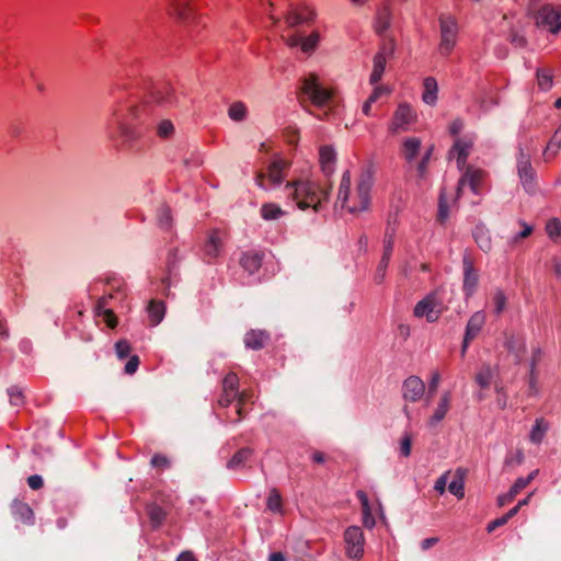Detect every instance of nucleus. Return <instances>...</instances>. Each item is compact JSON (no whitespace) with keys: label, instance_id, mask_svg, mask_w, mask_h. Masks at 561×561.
<instances>
[{"label":"nucleus","instance_id":"55","mask_svg":"<svg viewBox=\"0 0 561 561\" xmlns=\"http://www.w3.org/2000/svg\"><path fill=\"white\" fill-rule=\"evenodd\" d=\"M461 129H462V124L460 122H454L450 127H449V130H450V134L457 139V138H460L459 135L461 133Z\"/></svg>","mask_w":561,"mask_h":561},{"label":"nucleus","instance_id":"54","mask_svg":"<svg viewBox=\"0 0 561 561\" xmlns=\"http://www.w3.org/2000/svg\"><path fill=\"white\" fill-rule=\"evenodd\" d=\"M508 522V519L506 518V516H502L501 518H497V519H494L493 522H491L488 527H486V530L489 533L493 531L496 527L499 526H502V525H505L506 523Z\"/></svg>","mask_w":561,"mask_h":561},{"label":"nucleus","instance_id":"43","mask_svg":"<svg viewBox=\"0 0 561 561\" xmlns=\"http://www.w3.org/2000/svg\"><path fill=\"white\" fill-rule=\"evenodd\" d=\"M116 353L121 358L128 356L130 353V344L126 340H119L115 344Z\"/></svg>","mask_w":561,"mask_h":561},{"label":"nucleus","instance_id":"45","mask_svg":"<svg viewBox=\"0 0 561 561\" xmlns=\"http://www.w3.org/2000/svg\"><path fill=\"white\" fill-rule=\"evenodd\" d=\"M411 446H412V438L410 435H405L402 439H401V446H400V449H401V454L404 456V457H408L410 454H411Z\"/></svg>","mask_w":561,"mask_h":561},{"label":"nucleus","instance_id":"35","mask_svg":"<svg viewBox=\"0 0 561 561\" xmlns=\"http://www.w3.org/2000/svg\"><path fill=\"white\" fill-rule=\"evenodd\" d=\"M538 85L542 90H549L553 83L552 72L548 69H540L537 71Z\"/></svg>","mask_w":561,"mask_h":561},{"label":"nucleus","instance_id":"3","mask_svg":"<svg viewBox=\"0 0 561 561\" xmlns=\"http://www.w3.org/2000/svg\"><path fill=\"white\" fill-rule=\"evenodd\" d=\"M299 91L317 107L330 105L337 93L335 85L323 82L316 72H309L301 79Z\"/></svg>","mask_w":561,"mask_h":561},{"label":"nucleus","instance_id":"16","mask_svg":"<svg viewBox=\"0 0 561 561\" xmlns=\"http://www.w3.org/2000/svg\"><path fill=\"white\" fill-rule=\"evenodd\" d=\"M425 392L424 382L417 377H410L403 385V397L410 401H416L423 397Z\"/></svg>","mask_w":561,"mask_h":561},{"label":"nucleus","instance_id":"49","mask_svg":"<svg viewBox=\"0 0 561 561\" xmlns=\"http://www.w3.org/2000/svg\"><path fill=\"white\" fill-rule=\"evenodd\" d=\"M450 472L445 473L435 483V490L439 495H442L445 492V486L448 483Z\"/></svg>","mask_w":561,"mask_h":561},{"label":"nucleus","instance_id":"40","mask_svg":"<svg viewBox=\"0 0 561 561\" xmlns=\"http://www.w3.org/2000/svg\"><path fill=\"white\" fill-rule=\"evenodd\" d=\"M492 377L493 374L491 368L484 367L477 374L476 379L481 387H488L491 382Z\"/></svg>","mask_w":561,"mask_h":561},{"label":"nucleus","instance_id":"15","mask_svg":"<svg viewBox=\"0 0 561 561\" xmlns=\"http://www.w3.org/2000/svg\"><path fill=\"white\" fill-rule=\"evenodd\" d=\"M436 301L433 296H427L414 308V316L417 318H426L428 321L438 319V310H436Z\"/></svg>","mask_w":561,"mask_h":561},{"label":"nucleus","instance_id":"63","mask_svg":"<svg viewBox=\"0 0 561 561\" xmlns=\"http://www.w3.org/2000/svg\"><path fill=\"white\" fill-rule=\"evenodd\" d=\"M438 382H439V376L438 375H434L433 378H432L431 387L433 389H435L438 386Z\"/></svg>","mask_w":561,"mask_h":561},{"label":"nucleus","instance_id":"1","mask_svg":"<svg viewBox=\"0 0 561 561\" xmlns=\"http://www.w3.org/2000/svg\"><path fill=\"white\" fill-rule=\"evenodd\" d=\"M374 176L369 171L362 172L355 183H352L348 172L341 180L337 199L342 208L351 214H358L368 209Z\"/></svg>","mask_w":561,"mask_h":561},{"label":"nucleus","instance_id":"64","mask_svg":"<svg viewBox=\"0 0 561 561\" xmlns=\"http://www.w3.org/2000/svg\"><path fill=\"white\" fill-rule=\"evenodd\" d=\"M437 541L436 538H431V539H426L424 542H423V547L424 548H428L431 545L435 543Z\"/></svg>","mask_w":561,"mask_h":561},{"label":"nucleus","instance_id":"7","mask_svg":"<svg viewBox=\"0 0 561 561\" xmlns=\"http://www.w3.org/2000/svg\"><path fill=\"white\" fill-rule=\"evenodd\" d=\"M417 122V113L408 103H400L392 113L388 124V131L391 135L404 133Z\"/></svg>","mask_w":561,"mask_h":561},{"label":"nucleus","instance_id":"28","mask_svg":"<svg viewBox=\"0 0 561 561\" xmlns=\"http://www.w3.org/2000/svg\"><path fill=\"white\" fill-rule=\"evenodd\" d=\"M391 93V90L386 85H378L375 88L370 96L367 99V101L364 103L363 112L365 115L370 114L371 104L376 102L381 95H389Z\"/></svg>","mask_w":561,"mask_h":561},{"label":"nucleus","instance_id":"10","mask_svg":"<svg viewBox=\"0 0 561 561\" xmlns=\"http://www.w3.org/2000/svg\"><path fill=\"white\" fill-rule=\"evenodd\" d=\"M321 41V34L319 31H312L309 35L302 36L293 34L284 38L285 44L289 48L299 47L301 53L307 57L311 56Z\"/></svg>","mask_w":561,"mask_h":561},{"label":"nucleus","instance_id":"62","mask_svg":"<svg viewBox=\"0 0 561 561\" xmlns=\"http://www.w3.org/2000/svg\"><path fill=\"white\" fill-rule=\"evenodd\" d=\"M8 335V329L3 322L0 321V337Z\"/></svg>","mask_w":561,"mask_h":561},{"label":"nucleus","instance_id":"9","mask_svg":"<svg viewBox=\"0 0 561 561\" xmlns=\"http://www.w3.org/2000/svg\"><path fill=\"white\" fill-rule=\"evenodd\" d=\"M458 26L454 18L447 16L440 20V43L438 46L442 55L448 56L457 42Z\"/></svg>","mask_w":561,"mask_h":561},{"label":"nucleus","instance_id":"25","mask_svg":"<svg viewBox=\"0 0 561 561\" xmlns=\"http://www.w3.org/2000/svg\"><path fill=\"white\" fill-rule=\"evenodd\" d=\"M222 234L221 232L215 230L211 231L208 238V241L205 245V252L208 256L217 257L219 255L221 245H222Z\"/></svg>","mask_w":561,"mask_h":561},{"label":"nucleus","instance_id":"5","mask_svg":"<svg viewBox=\"0 0 561 561\" xmlns=\"http://www.w3.org/2000/svg\"><path fill=\"white\" fill-rule=\"evenodd\" d=\"M529 14L538 27L557 34L561 30V5L542 3L538 0H531Z\"/></svg>","mask_w":561,"mask_h":561},{"label":"nucleus","instance_id":"51","mask_svg":"<svg viewBox=\"0 0 561 561\" xmlns=\"http://www.w3.org/2000/svg\"><path fill=\"white\" fill-rule=\"evenodd\" d=\"M27 483L31 489L38 490L43 486V479L39 476L34 474V476L28 477Z\"/></svg>","mask_w":561,"mask_h":561},{"label":"nucleus","instance_id":"14","mask_svg":"<svg viewBox=\"0 0 561 561\" xmlns=\"http://www.w3.org/2000/svg\"><path fill=\"white\" fill-rule=\"evenodd\" d=\"M190 0H168L167 13L179 22H187L192 16Z\"/></svg>","mask_w":561,"mask_h":561},{"label":"nucleus","instance_id":"20","mask_svg":"<svg viewBox=\"0 0 561 561\" xmlns=\"http://www.w3.org/2000/svg\"><path fill=\"white\" fill-rule=\"evenodd\" d=\"M448 490L450 493L456 495L458 499H462L465 495V474L461 470H457L454 473L450 472L448 480Z\"/></svg>","mask_w":561,"mask_h":561},{"label":"nucleus","instance_id":"44","mask_svg":"<svg viewBox=\"0 0 561 561\" xmlns=\"http://www.w3.org/2000/svg\"><path fill=\"white\" fill-rule=\"evenodd\" d=\"M448 208L447 202L445 201L444 196L440 197L439 201V211H438V219L440 222H445L448 218Z\"/></svg>","mask_w":561,"mask_h":561},{"label":"nucleus","instance_id":"46","mask_svg":"<svg viewBox=\"0 0 561 561\" xmlns=\"http://www.w3.org/2000/svg\"><path fill=\"white\" fill-rule=\"evenodd\" d=\"M151 463L159 469H164L169 466V459L164 455H154Z\"/></svg>","mask_w":561,"mask_h":561},{"label":"nucleus","instance_id":"36","mask_svg":"<svg viewBox=\"0 0 561 561\" xmlns=\"http://www.w3.org/2000/svg\"><path fill=\"white\" fill-rule=\"evenodd\" d=\"M252 456V449L250 448H242L239 451H237L233 457L229 461L230 468H237L244 463L250 457Z\"/></svg>","mask_w":561,"mask_h":561},{"label":"nucleus","instance_id":"50","mask_svg":"<svg viewBox=\"0 0 561 561\" xmlns=\"http://www.w3.org/2000/svg\"><path fill=\"white\" fill-rule=\"evenodd\" d=\"M138 365H139V358H138V356L134 355L127 362V364L125 366V371L127 374H134L137 370Z\"/></svg>","mask_w":561,"mask_h":561},{"label":"nucleus","instance_id":"48","mask_svg":"<svg viewBox=\"0 0 561 561\" xmlns=\"http://www.w3.org/2000/svg\"><path fill=\"white\" fill-rule=\"evenodd\" d=\"M493 299H494V305H495V311L497 313H501L505 309V306H506L505 296L502 293H497Z\"/></svg>","mask_w":561,"mask_h":561},{"label":"nucleus","instance_id":"22","mask_svg":"<svg viewBox=\"0 0 561 561\" xmlns=\"http://www.w3.org/2000/svg\"><path fill=\"white\" fill-rule=\"evenodd\" d=\"M148 316L151 325L159 324L165 314V305L161 300H150L148 308Z\"/></svg>","mask_w":561,"mask_h":561},{"label":"nucleus","instance_id":"23","mask_svg":"<svg viewBox=\"0 0 561 561\" xmlns=\"http://www.w3.org/2000/svg\"><path fill=\"white\" fill-rule=\"evenodd\" d=\"M261 216L264 220H278L286 213L285 210L276 203L267 202L261 206Z\"/></svg>","mask_w":561,"mask_h":561},{"label":"nucleus","instance_id":"13","mask_svg":"<svg viewBox=\"0 0 561 561\" xmlns=\"http://www.w3.org/2000/svg\"><path fill=\"white\" fill-rule=\"evenodd\" d=\"M314 19V11L308 7L294 8L285 16V21L290 27L312 23Z\"/></svg>","mask_w":561,"mask_h":561},{"label":"nucleus","instance_id":"59","mask_svg":"<svg viewBox=\"0 0 561 561\" xmlns=\"http://www.w3.org/2000/svg\"><path fill=\"white\" fill-rule=\"evenodd\" d=\"M523 227H524V229L519 233V238H526V237L530 236L533 232V227L527 224H523Z\"/></svg>","mask_w":561,"mask_h":561},{"label":"nucleus","instance_id":"53","mask_svg":"<svg viewBox=\"0 0 561 561\" xmlns=\"http://www.w3.org/2000/svg\"><path fill=\"white\" fill-rule=\"evenodd\" d=\"M545 430H546V426L542 427V421H537L536 426L533 431V439L540 440Z\"/></svg>","mask_w":561,"mask_h":561},{"label":"nucleus","instance_id":"19","mask_svg":"<svg viewBox=\"0 0 561 561\" xmlns=\"http://www.w3.org/2000/svg\"><path fill=\"white\" fill-rule=\"evenodd\" d=\"M319 161L324 172H333L334 164L336 161V153L331 146H322L319 149Z\"/></svg>","mask_w":561,"mask_h":561},{"label":"nucleus","instance_id":"38","mask_svg":"<svg viewBox=\"0 0 561 561\" xmlns=\"http://www.w3.org/2000/svg\"><path fill=\"white\" fill-rule=\"evenodd\" d=\"M535 476H536V471L531 472L526 478L517 479L510 490L512 492V494H514L516 496L522 490H524L530 483V481L535 478Z\"/></svg>","mask_w":561,"mask_h":561},{"label":"nucleus","instance_id":"32","mask_svg":"<svg viewBox=\"0 0 561 561\" xmlns=\"http://www.w3.org/2000/svg\"><path fill=\"white\" fill-rule=\"evenodd\" d=\"M507 402H508V396H507L506 389L504 387H496L494 398L492 401L493 407L496 410L502 411L507 408Z\"/></svg>","mask_w":561,"mask_h":561},{"label":"nucleus","instance_id":"37","mask_svg":"<svg viewBox=\"0 0 561 561\" xmlns=\"http://www.w3.org/2000/svg\"><path fill=\"white\" fill-rule=\"evenodd\" d=\"M245 344L252 350L261 348L264 345V336L262 333H250L247 335Z\"/></svg>","mask_w":561,"mask_h":561},{"label":"nucleus","instance_id":"60","mask_svg":"<svg viewBox=\"0 0 561 561\" xmlns=\"http://www.w3.org/2000/svg\"><path fill=\"white\" fill-rule=\"evenodd\" d=\"M270 561H286V558L282 552H273L270 556Z\"/></svg>","mask_w":561,"mask_h":561},{"label":"nucleus","instance_id":"61","mask_svg":"<svg viewBox=\"0 0 561 561\" xmlns=\"http://www.w3.org/2000/svg\"><path fill=\"white\" fill-rule=\"evenodd\" d=\"M520 510V504H517L516 506H514L512 510H510L505 516L506 518L510 520L513 516H515L518 511Z\"/></svg>","mask_w":561,"mask_h":561},{"label":"nucleus","instance_id":"11","mask_svg":"<svg viewBox=\"0 0 561 561\" xmlns=\"http://www.w3.org/2000/svg\"><path fill=\"white\" fill-rule=\"evenodd\" d=\"M486 183L488 173L484 170L468 165L461 179L459 180L458 191H460L461 186L469 185L476 194H479L486 186Z\"/></svg>","mask_w":561,"mask_h":561},{"label":"nucleus","instance_id":"27","mask_svg":"<svg viewBox=\"0 0 561 561\" xmlns=\"http://www.w3.org/2000/svg\"><path fill=\"white\" fill-rule=\"evenodd\" d=\"M357 496L362 504L363 510V524L365 527L371 528L375 525V519L371 514L368 496L364 491H358Z\"/></svg>","mask_w":561,"mask_h":561},{"label":"nucleus","instance_id":"31","mask_svg":"<svg viewBox=\"0 0 561 561\" xmlns=\"http://www.w3.org/2000/svg\"><path fill=\"white\" fill-rule=\"evenodd\" d=\"M268 510L277 513H283V499L278 490L272 489L267 497Z\"/></svg>","mask_w":561,"mask_h":561},{"label":"nucleus","instance_id":"17","mask_svg":"<svg viewBox=\"0 0 561 561\" xmlns=\"http://www.w3.org/2000/svg\"><path fill=\"white\" fill-rule=\"evenodd\" d=\"M473 142L470 139L457 138L455 139L454 146L450 153L456 157L459 167H465L469 157L470 150L472 149Z\"/></svg>","mask_w":561,"mask_h":561},{"label":"nucleus","instance_id":"56","mask_svg":"<svg viewBox=\"0 0 561 561\" xmlns=\"http://www.w3.org/2000/svg\"><path fill=\"white\" fill-rule=\"evenodd\" d=\"M312 460L316 462V463H323L324 460H325V455L324 453L320 451V450H314L312 453Z\"/></svg>","mask_w":561,"mask_h":561},{"label":"nucleus","instance_id":"41","mask_svg":"<svg viewBox=\"0 0 561 561\" xmlns=\"http://www.w3.org/2000/svg\"><path fill=\"white\" fill-rule=\"evenodd\" d=\"M389 24H390V13L387 10H385L383 12H381L379 14V16L377 19L376 31L378 33H382L389 27Z\"/></svg>","mask_w":561,"mask_h":561},{"label":"nucleus","instance_id":"42","mask_svg":"<svg viewBox=\"0 0 561 561\" xmlns=\"http://www.w3.org/2000/svg\"><path fill=\"white\" fill-rule=\"evenodd\" d=\"M174 131V126L170 121H162L158 125V135L161 138L170 137Z\"/></svg>","mask_w":561,"mask_h":561},{"label":"nucleus","instance_id":"47","mask_svg":"<svg viewBox=\"0 0 561 561\" xmlns=\"http://www.w3.org/2000/svg\"><path fill=\"white\" fill-rule=\"evenodd\" d=\"M433 150H434V146H430L426 149V151H425V153H424V156L422 158V161H421V163L419 165V170H420V172L422 174L425 173V171H426V167H427V163H428V161H430V159L432 157Z\"/></svg>","mask_w":561,"mask_h":561},{"label":"nucleus","instance_id":"58","mask_svg":"<svg viewBox=\"0 0 561 561\" xmlns=\"http://www.w3.org/2000/svg\"><path fill=\"white\" fill-rule=\"evenodd\" d=\"M178 561H197L191 552H183L178 558Z\"/></svg>","mask_w":561,"mask_h":561},{"label":"nucleus","instance_id":"6","mask_svg":"<svg viewBox=\"0 0 561 561\" xmlns=\"http://www.w3.org/2000/svg\"><path fill=\"white\" fill-rule=\"evenodd\" d=\"M291 162L283 158H274L265 170L257 172L256 183L260 187L265 188L267 185H278L285 179Z\"/></svg>","mask_w":561,"mask_h":561},{"label":"nucleus","instance_id":"26","mask_svg":"<svg viewBox=\"0 0 561 561\" xmlns=\"http://www.w3.org/2000/svg\"><path fill=\"white\" fill-rule=\"evenodd\" d=\"M105 299L102 298L98 302V316L102 317L104 322L110 329H115L118 324V319L112 309L104 308Z\"/></svg>","mask_w":561,"mask_h":561},{"label":"nucleus","instance_id":"8","mask_svg":"<svg viewBox=\"0 0 561 561\" xmlns=\"http://www.w3.org/2000/svg\"><path fill=\"white\" fill-rule=\"evenodd\" d=\"M396 50V42L393 38H386L381 44L379 51L374 57V67L370 75V82L377 83L381 80L385 72L386 64Z\"/></svg>","mask_w":561,"mask_h":561},{"label":"nucleus","instance_id":"30","mask_svg":"<svg viewBox=\"0 0 561 561\" xmlns=\"http://www.w3.org/2000/svg\"><path fill=\"white\" fill-rule=\"evenodd\" d=\"M247 113H248L247 105L241 101L233 102L229 106V110H228L229 117L236 122H240V121L244 119L247 116Z\"/></svg>","mask_w":561,"mask_h":561},{"label":"nucleus","instance_id":"2","mask_svg":"<svg viewBox=\"0 0 561 561\" xmlns=\"http://www.w3.org/2000/svg\"><path fill=\"white\" fill-rule=\"evenodd\" d=\"M254 393L251 389L239 391V377L236 373H228L222 379L221 394L218 399L220 407L227 408L233 401L236 404V416L231 417L232 422H239L245 415L244 407L253 404Z\"/></svg>","mask_w":561,"mask_h":561},{"label":"nucleus","instance_id":"24","mask_svg":"<svg viewBox=\"0 0 561 561\" xmlns=\"http://www.w3.org/2000/svg\"><path fill=\"white\" fill-rule=\"evenodd\" d=\"M240 263L248 273L253 274L259 271L262 265V255L256 252H248L243 254Z\"/></svg>","mask_w":561,"mask_h":561},{"label":"nucleus","instance_id":"29","mask_svg":"<svg viewBox=\"0 0 561 561\" xmlns=\"http://www.w3.org/2000/svg\"><path fill=\"white\" fill-rule=\"evenodd\" d=\"M437 82L434 78H426L424 80V94L423 100L426 103H434L437 99Z\"/></svg>","mask_w":561,"mask_h":561},{"label":"nucleus","instance_id":"21","mask_svg":"<svg viewBox=\"0 0 561 561\" xmlns=\"http://www.w3.org/2000/svg\"><path fill=\"white\" fill-rule=\"evenodd\" d=\"M422 142L419 138L411 137L407 138L402 142V154L407 161H413L421 151Z\"/></svg>","mask_w":561,"mask_h":561},{"label":"nucleus","instance_id":"52","mask_svg":"<svg viewBox=\"0 0 561 561\" xmlns=\"http://www.w3.org/2000/svg\"><path fill=\"white\" fill-rule=\"evenodd\" d=\"M515 495L512 494L511 491H508L505 494H502L497 497L499 506H504L505 504L512 503L515 500Z\"/></svg>","mask_w":561,"mask_h":561},{"label":"nucleus","instance_id":"34","mask_svg":"<svg viewBox=\"0 0 561 561\" xmlns=\"http://www.w3.org/2000/svg\"><path fill=\"white\" fill-rule=\"evenodd\" d=\"M478 283V273L473 267L471 261H465V284L470 288L474 287Z\"/></svg>","mask_w":561,"mask_h":561},{"label":"nucleus","instance_id":"12","mask_svg":"<svg viewBox=\"0 0 561 561\" xmlns=\"http://www.w3.org/2000/svg\"><path fill=\"white\" fill-rule=\"evenodd\" d=\"M346 553L350 558L360 559L364 554V534L359 527H348L344 535Z\"/></svg>","mask_w":561,"mask_h":561},{"label":"nucleus","instance_id":"4","mask_svg":"<svg viewBox=\"0 0 561 561\" xmlns=\"http://www.w3.org/2000/svg\"><path fill=\"white\" fill-rule=\"evenodd\" d=\"M286 188L290 190V197L300 209H317L321 202L323 191L309 178H300L286 183Z\"/></svg>","mask_w":561,"mask_h":561},{"label":"nucleus","instance_id":"57","mask_svg":"<svg viewBox=\"0 0 561 561\" xmlns=\"http://www.w3.org/2000/svg\"><path fill=\"white\" fill-rule=\"evenodd\" d=\"M150 515H151V518L152 519H156L158 522H160L163 517H164V514L161 510L159 508H153L151 512H150Z\"/></svg>","mask_w":561,"mask_h":561},{"label":"nucleus","instance_id":"33","mask_svg":"<svg viewBox=\"0 0 561 561\" xmlns=\"http://www.w3.org/2000/svg\"><path fill=\"white\" fill-rule=\"evenodd\" d=\"M449 407H450V396L449 393H446L444 394V397L440 399V402L438 403V407L433 415V422H439L442 421L447 411L449 410Z\"/></svg>","mask_w":561,"mask_h":561},{"label":"nucleus","instance_id":"18","mask_svg":"<svg viewBox=\"0 0 561 561\" xmlns=\"http://www.w3.org/2000/svg\"><path fill=\"white\" fill-rule=\"evenodd\" d=\"M11 513L16 523L24 524V525L30 524L32 522L33 515H34L30 505H27L26 503L21 502V501H15L12 504Z\"/></svg>","mask_w":561,"mask_h":561},{"label":"nucleus","instance_id":"39","mask_svg":"<svg viewBox=\"0 0 561 561\" xmlns=\"http://www.w3.org/2000/svg\"><path fill=\"white\" fill-rule=\"evenodd\" d=\"M546 231L551 239H558L561 237V224L557 219H551L546 225Z\"/></svg>","mask_w":561,"mask_h":561}]
</instances>
